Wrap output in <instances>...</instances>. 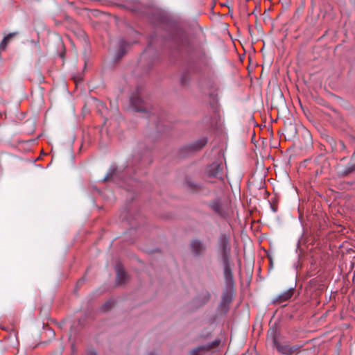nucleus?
I'll return each instance as SVG.
<instances>
[{"instance_id": "9d476101", "label": "nucleus", "mask_w": 355, "mask_h": 355, "mask_svg": "<svg viewBox=\"0 0 355 355\" xmlns=\"http://www.w3.org/2000/svg\"><path fill=\"white\" fill-rule=\"evenodd\" d=\"M210 293L207 291H203L197 295L193 302L196 307H202L210 300Z\"/></svg>"}, {"instance_id": "393cba45", "label": "nucleus", "mask_w": 355, "mask_h": 355, "mask_svg": "<svg viewBox=\"0 0 355 355\" xmlns=\"http://www.w3.org/2000/svg\"><path fill=\"white\" fill-rule=\"evenodd\" d=\"M315 175L316 176H318V175H320L322 174H324L326 173L325 172H324L323 171H322V169H319L317 167H315Z\"/></svg>"}, {"instance_id": "bb28decb", "label": "nucleus", "mask_w": 355, "mask_h": 355, "mask_svg": "<svg viewBox=\"0 0 355 355\" xmlns=\"http://www.w3.org/2000/svg\"><path fill=\"white\" fill-rule=\"evenodd\" d=\"M87 355H97L96 354V352H93V351H90L88 352Z\"/></svg>"}, {"instance_id": "f3484780", "label": "nucleus", "mask_w": 355, "mask_h": 355, "mask_svg": "<svg viewBox=\"0 0 355 355\" xmlns=\"http://www.w3.org/2000/svg\"><path fill=\"white\" fill-rule=\"evenodd\" d=\"M207 143V139L206 138H202L193 144L191 146H189V148L193 151L199 150L202 148Z\"/></svg>"}, {"instance_id": "6ab92c4d", "label": "nucleus", "mask_w": 355, "mask_h": 355, "mask_svg": "<svg viewBox=\"0 0 355 355\" xmlns=\"http://www.w3.org/2000/svg\"><path fill=\"white\" fill-rule=\"evenodd\" d=\"M230 304H224L223 302H220L218 310V312L221 314H225L229 311Z\"/></svg>"}, {"instance_id": "7ed1b4c3", "label": "nucleus", "mask_w": 355, "mask_h": 355, "mask_svg": "<svg viewBox=\"0 0 355 355\" xmlns=\"http://www.w3.org/2000/svg\"><path fill=\"white\" fill-rule=\"evenodd\" d=\"M206 175L208 178H216L223 180V166L222 162H214L208 165L206 168Z\"/></svg>"}, {"instance_id": "5701e85b", "label": "nucleus", "mask_w": 355, "mask_h": 355, "mask_svg": "<svg viewBox=\"0 0 355 355\" xmlns=\"http://www.w3.org/2000/svg\"><path fill=\"white\" fill-rule=\"evenodd\" d=\"M328 141L329 142L330 145L331 146L334 150L338 149V141H336L334 138L330 137Z\"/></svg>"}, {"instance_id": "cd10ccee", "label": "nucleus", "mask_w": 355, "mask_h": 355, "mask_svg": "<svg viewBox=\"0 0 355 355\" xmlns=\"http://www.w3.org/2000/svg\"><path fill=\"white\" fill-rule=\"evenodd\" d=\"M110 178H111V176H110L109 175H107L105 178V180H109Z\"/></svg>"}, {"instance_id": "b1692460", "label": "nucleus", "mask_w": 355, "mask_h": 355, "mask_svg": "<svg viewBox=\"0 0 355 355\" xmlns=\"http://www.w3.org/2000/svg\"><path fill=\"white\" fill-rule=\"evenodd\" d=\"M180 44L181 46H185L186 43L187 42V37L185 34L181 33V37H180Z\"/></svg>"}, {"instance_id": "412c9836", "label": "nucleus", "mask_w": 355, "mask_h": 355, "mask_svg": "<svg viewBox=\"0 0 355 355\" xmlns=\"http://www.w3.org/2000/svg\"><path fill=\"white\" fill-rule=\"evenodd\" d=\"M114 305V302L112 300L107 301L103 306H102V310L104 311H107L110 310Z\"/></svg>"}, {"instance_id": "4468645a", "label": "nucleus", "mask_w": 355, "mask_h": 355, "mask_svg": "<svg viewBox=\"0 0 355 355\" xmlns=\"http://www.w3.org/2000/svg\"><path fill=\"white\" fill-rule=\"evenodd\" d=\"M116 282L118 284H122L125 283L127 274L121 266L116 267Z\"/></svg>"}, {"instance_id": "c85d7f7f", "label": "nucleus", "mask_w": 355, "mask_h": 355, "mask_svg": "<svg viewBox=\"0 0 355 355\" xmlns=\"http://www.w3.org/2000/svg\"><path fill=\"white\" fill-rule=\"evenodd\" d=\"M148 355H157V354L155 352H150Z\"/></svg>"}, {"instance_id": "6e6552de", "label": "nucleus", "mask_w": 355, "mask_h": 355, "mask_svg": "<svg viewBox=\"0 0 355 355\" xmlns=\"http://www.w3.org/2000/svg\"><path fill=\"white\" fill-rule=\"evenodd\" d=\"M315 167L322 169L325 173H328L330 168V163L328 159L323 155H319L314 159Z\"/></svg>"}, {"instance_id": "9b49d317", "label": "nucleus", "mask_w": 355, "mask_h": 355, "mask_svg": "<svg viewBox=\"0 0 355 355\" xmlns=\"http://www.w3.org/2000/svg\"><path fill=\"white\" fill-rule=\"evenodd\" d=\"M19 35L18 32H12L6 35L0 43V52L5 51L8 45Z\"/></svg>"}, {"instance_id": "423d86ee", "label": "nucleus", "mask_w": 355, "mask_h": 355, "mask_svg": "<svg viewBox=\"0 0 355 355\" xmlns=\"http://www.w3.org/2000/svg\"><path fill=\"white\" fill-rule=\"evenodd\" d=\"M219 343V340H215L207 344L199 345L197 347L191 350L190 355H205V353L209 352L212 349L217 347Z\"/></svg>"}, {"instance_id": "ddd939ff", "label": "nucleus", "mask_w": 355, "mask_h": 355, "mask_svg": "<svg viewBox=\"0 0 355 355\" xmlns=\"http://www.w3.org/2000/svg\"><path fill=\"white\" fill-rule=\"evenodd\" d=\"M128 44L124 40H121L116 52V60H120L126 53V46Z\"/></svg>"}, {"instance_id": "f03ea898", "label": "nucleus", "mask_w": 355, "mask_h": 355, "mask_svg": "<svg viewBox=\"0 0 355 355\" xmlns=\"http://www.w3.org/2000/svg\"><path fill=\"white\" fill-rule=\"evenodd\" d=\"M207 205L221 218H226L229 214L228 206L227 204L223 202L219 198H216L209 202Z\"/></svg>"}, {"instance_id": "4be33fe9", "label": "nucleus", "mask_w": 355, "mask_h": 355, "mask_svg": "<svg viewBox=\"0 0 355 355\" xmlns=\"http://www.w3.org/2000/svg\"><path fill=\"white\" fill-rule=\"evenodd\" d=\"M346 149H347V147H346V145L345 144L344 141L342 140H339L338 141V149L336 150L345 151V150H346Z\"/></svg>"}, {"instance_id": "dca6fc26", "label": "nucleus", "mask_w": 355, "mask_h": 355, "mask_svg": "<svg viewBox=\"0 0 355 355\" xmlns=\"http://www.w3.org/2000/svg\"><path fill=\"white\" fill-rule=\"evenodd\" d=\"M233 300V293L231 290H226L221 296V302L224 304H230Z\"/></svg>"}, {"instance_id": "0eeeda50", "label": "nucleus", "mask_w": 355, "mask_h": 355, "mask_svg": "<svg viewBox=\"0 0 355 355\" xmlns=\"http://www.w3.org/2000/svg\"><path fill=\"white\" fill-rule=\"evenodd\" d=\"M338 176L345 178L355 173V162H350L347 165H339L338 166Z\"/></svg>"}, {"instance_id": "1a4fd4ad", "label": "nucleus", "mask_w": 355, "mask_h": 355, "mask_svg": "<svg viewBox=\"0 0 355 355\" xmlns=\"http://www.w3.org/2000/svg\"><path fill=\"white\" fill-rule=\"evenodd\" d=\"M224 270V278L228 287L232 286L234 284L233 275L231 269V261H222Z\"/></svg>"}, {"instance_id": "39448f33", "label": "nucleus", "mask_w": 355, "mask_h": 355, "mask_svg": "<svg viewBox=\"0 0 355 355\" xmlns=\"http://www.w3.org/2000/svg\"><path fill=\"white\" fill-rule=\"evenodd\" d=\"M273 343L277 350L284 355H292L299 350L298 346H291L287 343H282L278 342L275 338H274Z\"/></svg>"}, {"instance_id": "aec40b11", "label": "nucleus", "mask_w": 355, "mask_h": 355, "mask_svg": "<svg viewBox=\"0 0 355 355\" xmlns=\"http://www.w3.org/2000/svg\"><path fill=\"white\" fill-rule=\"evenodd\" d=\"M189 79H190V78H189V75L187 73H184L181 76L180 83L183 86H185L188 84Z\"/></svg>"}, {"instance_id": "f257e3e1", "label": "nucleus", "mask_w": 355, "mask_h": 355, "mask_svg": "<svg viewBox=\"0 0 355 355\" xmlns=\"http://www.w3.org/2000/svg\"><path fill=\"white\" fill-rule=\"evenodd\" d=\"M217 251L221 261H230L231 244L228 234L225 233L220 234L217 241Z\"/></svg>"}, {"instance_id": "2eb2a0df", "label": "nucleus", "mask_w": 355, "mask_h": 355, "mask_svg": "<svg viewBox=\"0 0 355 355\" xmlns=\"http://www.w3.org/2000/svg\"><path fill=\"white\" fill-rule=\"evenodd\" d=\"M130 102L132 106L135 107V110L137 112H144V109L142 108L141 104L142 101L141 99L136 96H132L130 98Z\"/></svg>"}, {"instance_id": "a211bd4d", "label": "nucleus", "mask_w": 355, "mask_h": 355, "mask_svg": "<svg viewBox=\"0 0 355 355\" xmlns=\"http://www.w3.org/2000/svg\"><path fill=\"white\" fill-rule=\"evenodd\" d=\"M187 187L191 192H199L202 189V186L200 184L194 183L193 182H188Z\"/></svg>"}, {"instance_id": "20e7f679", "label": "nucleus", "mask_w": 355, "mask_h": 355, "mask_svg": "<svg viewBox=\"0 0 355 355\" xmlns=\"http://www.w3.org/2000/svg\"><path fill=\"white\" fill-rule=\"evenodd\" d=\"M189 248L191 254L196 257H200L204 255L207 250V246L200 239H192L189 244Z\"/></svg>"}, {"instance_id": "f8f14e48", "label": "nucleus", "mask_w": 355, "mask_h": 355, "mask_svg": "<svg viewBox=\"0 0 355 355\" xmlns=\"http://www.w3.org/2000/svg\"><path fill=\"white\" fill-rule=\"evenodd\" d=\"M294 291V288H289L288 290L283 292L273 300V302L275 304H280L288 300L293 295Z\"/></svg>"}, {"instance_id": "a878e982", "label": "nucleus", "mask_w": 355, "mask_h": 355, "mask_svg": "<svg viewBox=\"0 0 355 355\" xmlns=\"http://www.w3.org/2000/svg\"><path fill=\"white\" fill-rule=\"evenodd\" d=\"M83 282H84L83 279H80L77 282V286H81L83 284Z\"/></svg>"}]
</instances>
